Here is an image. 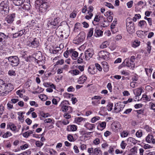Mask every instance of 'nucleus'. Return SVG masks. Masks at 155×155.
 Returning <instances> with one entry per match:
<instances>
[{
	"instance_id": "1",
	"label": "nucleus",
	"mask_w": 155,
	"mask_h": 155,
	"mask_svg": "<svg viewBox=\"0 0 155 155\" xmlns=\"http://www.w3.org/2000/svg\"><path fill=\"white\" fill-rule=\"evenodd\" d=\"M9 7L8 0H2L0 4V14L3 16L7 15L9 12Z\"/></svg>"
},
{
	"instance_id": "2",
	"label": "nucleus",
	"mask_w": 155,
	"mask_h": 155,
	"mask_svg": "<svg viewBox=\"0 0 155 155\" xmlns=\"http://www.w3.org/2000/svg\"><path fill=\"white\" fill-rule=\"evenodd\" d=\"M35 5L39 7V10L41 12H46L49 6L48 3L43 0H37L35 2Z\"/></svg>"
},
{
	"instance_id": "3",
	"label": "nucleus",
	"mask_w": 155,
	"mask_h": 155,
	"mask_svg": "<svg viewBox=\"0 0 155 155\" xmlns=\"http://www.w3.org/2000/svg\"><path fill=\"white\" fill-rule=\"evenodd\" d=\"M126 25L127 31L130 33H132L134 31V24L131 18H128L127 19Z\"/></svg>"
},
{
	"instance_id": "4",
	"label": "nucleus",
	"mask_w": 155,
	"mask_h": 155,
	"mask_svg": "<svg viewBox=\"0 0 155 155\" xmlns=\"http://www.w3.org/2000/svg\"><path fill=\"white\" fill-rule=\"evenodd\" d=\"M28 45L30 47L34 48H38L39 45V42L36 38H30L28 41H27Z\"/></svg>"
},
{
	"instance_id": "5",
	"label": "nucleus",
	"mask_w": 155,
	"mask_h": 155,
	"mask_svg": "<svg viewBox=\"0 0 155 155\" xmlns=\"http://www.w3.org/2000/svg\"><path fill=\"white\" fill-rule=\"evenodd\" d=\"M8 60L10 65L12 67L17 66L19 63V59L16 56H10L8 57Z\"/></svg>"
},
{
	"instance_id": "6",
	"label": "nucleus",
	"mask_w": 155,
	"mask_h": 155,
	"mask_svg": "<svg viewBox=\"0 0 155 155\" xmlns=\"http://www.w3.org/2000/svg\"><path fill=\"white\" fill-rule=\"evenodd\" d=\"M69 104L68 101L64 100L59 105V107L61 108L62 111L63 112H67L68 110L70 112L72 111V108L71 107L66 105Z\"/></svg>"
},
{
	"instance_id": "7",
	"label": "nucleus",
	"mask_w": 155,
	"mask_h": 155,
	"mask_svg": "<svg viewBox=\"0 0 155 155\" xmlns=\"http://www.w3.org/2000/svg\"><path fill=\"white\" fill-rule=\"evenodd\" d=\"M60 22V18L58 17L54 18V19L49 18L48 25V26L52 25L54 26H58V24Z\"/></svg>"
},
{
	"instance_id": "8",
	"label": "nucleus",
	"mask_w": 155,
	"mask_h": 155,
	"mask_svg": "<svg viewBox=\"0 0 155 155\" xmlns=\"http://www.w3.org/2000/svg\"><path fill=\"white\" fill-rule=\"evenodd\" d=\"M84 38V35H81V34H80L75 38V39L73 41V42L75 44H79L83 41Z\"/></svg>"
},
{
	"instance_id": "9",
	"label": "nucleus",
	"mask_w": 155,
	"mask_h": 155,
	"mask_svg": "<svg viewBox=\"0 0 155 155\" xmlns=\"http://www.w3.org/2000/svg\"><path fill=\"white\" fill-rule=\"evenodd\" d=\"M109 54L107 51H101L98 53L99 58L106 60L108 59Z\"/></svg>"
},
{
	"instance_id": "10",
	"label": "nucleus",
	"mask_w": 155,
	"mask_h": 155,
	"mask_svg": "<svg viewBox=\"0 0 155 155\" xmlns=\"http://www.w3.org/2000/svg\"><path fill=\"white\" fill-rule=\"evenodd\" d=\"M35 61L38 64H41V62L42 60V56L41 52L39 51H38L35 54Z\"/></svg>"
},
{
	"instance_id": "11",
	"label": "nucleus",
	"mask_w": 155,
	"mask_h": 155,
	"mask_svg": "<svg viewBox=\"0 0 155 155\" xmlns=\"http://www.w3.org/2000/svg\"><path fill=\"white\" fill-rule=\"evenodd\" d=\"M15 14L13 13L8 15L5 18V20L8 24H11L12 23L15 18Z\"/></svg>"
},
{
	"instance_id": "12",
	"label": "nucleus",
	"mask_w": 155,
	"mask_h": 155,
	"mask_svg": "<svg viewBox=\"0 0 155 155\" xmlns=\"http://www.w3.org/2000/svg\"><path fill=\"white\" fill-rule=\"evenodd\" d=\"M94 51L92 48H89L85 52V58L86 60H88L91 58L94 54Z\"/></svg>"
},
{
	"instance_id": "13",
	"label": "nucleus",
	"mask_w": 155,
	"mask_h": 155,
	"mask_svg": "<svg viewBox=\"0 0 155 155\" xmlns=\"http://www.w3.org/2000/svg\"><path fill=\"white\" fill-rule=\"evenodd\" d=\"M102 28L100 26L96 27L95 30L94 35L96 36H100L103 34V32L101 31Z\"/></svg>"
},
{
	"instance_id": "14",
	"label": "nucleus",
	"mask_w": 155,
	"mask_h": 155,
	"mask_svg": "<svg viewBox=\"0 0 155 155\" xmlns=\"http://www.w3.org/2000/svg\"><path fill=\"white\" fill-rule=\"evenodd\" d=\"M5 85H6V86L5 94H7L13 89V87L11 83L7 84L5 83Z\"/></svg>"
},
{
	"instance_id": "15",
	"label": "nucleus",
	"mask_w": 155,
	"mask_h": 155,
	"mask_svg": "<svg viewBox=\"0 0 155 155\" xmlns=\"http://www.w3.org/2000/svg\"><path fill=\"white\" fill-rule=\"evenodd\" d=\"M123 63L125 64L127 66L130 68H134L135 67V63L129 61L128 58L126 59Z\"/></svg>"
},
{
	"instance_id": "16",
	"label": "nucleus",
	"mask_w": 155,
	"mask_h": 155,
	"mask_svg": "<svg viewBox=\"0 0 155 155\" xmlns=\"http://www.w3.org/2000/svg\"><path fill=\"white\" fill-rule=\"evenodd\" d=\"M5 83L4 82V81L0 79V94H5Z\"/></svg>"
},
{
	"instance_id": "17",
	"label": "nucleus",
	"mask_w": 155,
	"mask_h": 155,
	"mask_svg": "<svg viewBox=\"0 0 155 155\" xmlns=\"http://www.w3.org/2000/svg\"><path fill=\"white\" fill-rule=\"evenodd\" d=\"M146 141L149 143L154 144L155 143V139L153 138V136L150 134H148L146 137Z\"/></svg>"
},
{
	"instance_id": "18",
	"label": "nucleus",
	"mask_w": 155,
	"mask_h": 155,
	"mask_svg": "<svg viewBox=\"0 0 155 155\" xmlns=\"http://www.w3.org/2000/svg\"><path fill=\"white\" fill-rule=\"evenodd\" d=\"M70 56L73 59H75L78 56V53L72 49H70Z\"/></svg>"
},
{
	"instance_id": "19",
	"label": "nucleus",
	"mask_w": 155,
	"mask_h": 155,
	"mask_svg": "<svg viewBox=\"0 0 155 155\" xmlns=\"http://www.w3.org/2000/svg\"><path fill=\"white\" fill-rule=\"evenodd\" d=\"M124 107L121 106L118 103H117L115 104L114 108V112L116 113H117L123 110Z\"/></svg>"
},
{
	"instance_id": "20",
	"label": "nucleus",
	"mask_w": 155,
	"mask_h": 155,
	"mask_svg": "<svg viewBox=\"0 0 155 155\" xmlns=\"http://www.w3.org/2000/svg\"><path fill=\"white\" fill-rule=\"evenodd\" d=\"M77 129V126L74 125H72L68 126L67 130L68 131H75Z\"/></svg>"
},
{
	"instance_id": "21",
	"label": "nucleus",
	"mask_w": 155,
	"mask_h": 155,
	"mask_svg": "<svg viewBox=\"0 0 155 155\" xmlns=\"http://www.w3.org/2000/svg\"><path fill=\"white\" fill-rule=\"evenodd\" d=\"M6 39V36L4 33H0V43H3L5 41Z\"/></svg>"
},
{
	"instance_id": "22",
	"label": "nucleus",
	"mask_w": 155,
	"mask_h": 155,
	"mask_svg": "<svg viewBox=\"0 0 155 155\" xmlns=\"http://www.w3.org/2000/svg\"><path fill=\"white\" fill-rule=\"evenodd\" d=\"M142 89L141 88L135 89L134 90V93L136 96L140 95L142 93Z\"/></svg>"
},
{
	"instance_id": "23",
	"label": "nucleus",
	"mask_w": 155,
	"mask_h": 155,
	"mask_svg": "<svg viewBox=\"0 0 155 155\" xmlns=\"http://www.w3.org/2000/svg\"><path fill=\"white\" fill-rule=\"evenodd\" d=\"M103 69L105 72H107L109 70V66L108 63L106 62H103L102 63Z\"/></svg>"
},
{
	"instance_id": "24",
	"label": "nucleus",
	"mask_w": 155,
	"mask_h": 155,
	"mask_svg": "<svg viewBox=\"0 0 155 155\" xmlns=\"http://www.w3.org/2000/svg\"><path fill=\"white\" fill-rule=\"evenodd\" d=\"M106 126V122H102L98 126L97 129L102 130L105 128Z\"/></svg>"
},
{
	"instance_id": "25",
	"label": "nucleus",
	"mask_w": 155,
	"mask_h": 155,
	"mask_svg": "<svg viewBox=\"0 0 155 155\" xmlns=\"http://www.w3.org/2000/svg\"><path fill=\"white\" fill-rule=\"evenodd\" d=\"M84 127H85L88 129L92 130L93 128L95 127L94 125L87 123L84 125Z\"/></svg>"
},
{
	"instance_id": "26",
	"label": "nucleus",
	"mask_w": 155,
	"mask_h": 155,
	"mask_svg": "<svg viewBox=\"0 0 155 155\" xmlns=\"http://www.w3.org/2000/svg\"><path fill=\"white\" fill-rule=\"evenodd\" d=\"M87 77L85 76L82 75L80 77L78 81V82L79 84H82L86 81Z\"/></svg>"
},
{
	"instance_id": "27",
	"label": "nucleus",
	"mask_w": 155,
	"mask_h": 155,
	"mask_svg": "<svg viewBox=\"0 0 155 155\" xmlns=\"http://www.w3.org/2000/svg\"><path fill=\"white\" fill-rule=\"evenodd\" d=\"M34 131V130H29L24 133L23 134V136L27 138L31 134L33 133Z\"/></svg>"
},
{
	"instance_id": "28",
	"label": "nucleus",
	"mask_w": 155,
	"mask_h": 155,
	"mask_svg": "<svg viewBox=\"0 0 155 155\" xmlns=\"http://www.w3.org/2000/svg\"><path fill=\"white\" fill-rule=\"evenodd\" d=\"M150 97L148 96L146 94H143L142 95L141 100L145 102L149 101H150Z\"/></svg>"
},
{
	"instance_id": "29",
	"label": "nucleus",
	"mask_w": 155,
	"mask_h": 155,
	"mask_svg": "<svg viewBox=\"0 0 155 155\" xmlns=\"http://www.w3.org/2000/svg\"><path fill=\"white\" fill-rule=\"evenodd\" d=\"M94 154L96 155H102V152L99 148H97L94 149Z\"/></svg>"
},
{
	"instance_id": "30",
	"label": "nucleus",
	"mask_w": 155,
	"mask_h": 155,
	"mask_svg": "<svg viewBox=\"0 0 155 155\" xmlns=\"http://www.w3.org/2000/svg\"><path fill=\"white\" fill-rule=\"evenodd\" d=\"M23 2V0H14L13 3L16 6H20Z\"/></svg>"
},
{
	"instance_id": "31",
	"label": "nucleus",
	"mask_w": 155,
	"mask_h": 155,
	"mask_svg": "<svg viewBox=\"0 0 155 155\" xmlns=\"http://www.w3.org/2000/svg\"><path fill=\"white\" fill-rule=\"evenodd\" d=\"M31 7V6L29 3L25 2L22 8L24 9L28 10L30 9Z\"/></svg>"
},
{
	"instance_id": "32",
	"label": "nucleus",
	"mask_w": 155,
	"mask_h": 155,
	"mask_svg": "<svg viewBox=\"0 0 155 155\" xmlns=\"http://www.w3.org/2000/svg\"><path fill=\"white\" fill-rule=\"evenodd\" d=\"M25 114V112H20L18 113V114L19 115L18 117V118L19 120L20 121L23 120L24 119L23 117H24V115H23V114Z\"/></svg>"
},
{
	"instance_id": "33",
	"label": "nucleus",
	"mask_w": 155,
	"mask_h": 155,
	"mask_svg": "<svg viewBox=\"0 0 155 155\" xmlns=\"http://www.w3.org/2000/svg\"><path fill=\"white\" fill-rule=\"evenodd\" d=\"M127 141L133 143L134 144H136L137 143V141L134 138L130 137L128 138Z\"/></svg>"
},
{
	"instance_id": "34",
	"label": "nucleus",
	"mask_w": 155,
	"mask_h": 155,
	"mask_svg": "<svg viewBox=\"0 0 155 155\" xmlns=\"http://www.w3.org/2000/svg\"><path fill=\"white\" fill-rule=\"evenodd\" d=\"M140 42L137 40L134 41L132 44V46L134 48L137 47L138 46L140 45Z\"/></svg>"
},
{
	"instance_id": "35",
	"label": "nucleus",
	"mask_w": 155,
	"mask_h": 155,
	"mask_svg": "<svg viewBox=\"0 0 155 155\" xmlns=\"http://www.w3.org/2000/svg\"><path fill=\"white\" fill-rule=\"evenodd\" d=\"M107 13H108L110 15L108 16L107 17V20L108 22H110L112 21V20L113 19V17L110 15H112L113 14V13L111 12H107Z\"/></svg>"
},
{
	"instance_id": "36",
	"label": "nucleus",
	"mask_w": 155,
	"mask_h": 155,
	"mask_svg": "<svg viewBox=\"0 0 155 155\" xmlns=\"http://www.w3.org/2000/svg\"><path fill=\"white\" fill-rule=\"evenodd\" d=\"M109 45L107 41H106L104 42L102 44L100 45V48H104L107 47V46Z\"/></svg>"
},
{
	"instance_id": "37",
	"label": "nucleus",
	"mask_w": 155,
	"mask_h": 155,
	"mask_svg": "<svg viewBox=\"0 0 155 155\" xmlns=\"http://www.w3.org/2000/svg\"><path fill=\"white\" fill-rule=\"evenodd\" d=\"M36 22L37 21L36 20H31L30 21H29L28 22V24L31 26H34L36 24Z\"/></svg>"
},
{
	"instance_id": "38",
	"label": "nucleus",
	"mask_w": 155,
	"mask_h": 155,
	"mask_svg": "<svg viewBox=\"0 0 155 155\" xmlns=\"http://www.w3.org/2000/svg\"><path fill=\"white\" fill-rule=\"evenodd\" d=\"M88 71L90 74H94L96 72L94 68H91L90 67L88 68Z\"/></svg>"
},
{
	"instance_id": "39",
	"label": "nucleus",
	"mask_w": 155,
	"mask_h": 155,
	"mask_svg": "<svg viewBox=\"0 0 155 155\" xmlns=\"http://www.w3.org/2000/svg\"><path fill=\"white\" fill-rule=\"evenodd\" d=\"M113 106V103L111 102H109L107 106V110L109 111H111L112 109V107Z\"/></svg>"
},
{
	"instance_id": "40",
	"label": "nucleus",
	"mask_w": 155,
	"mask_h": 155,
	"mask_svg": "<svg viewBox=\"0 0 155 155\" xmlns=\"http://www.w3.org/2000/svg\"><path fill=\"white\" fill-rule=\"evenodd\" d=\"M100 17H98L97 15H96L95 16V17L94 18V21H93L92 23L94 25H96V24H95L96 22H99L100 20Z\"/></svg>"
},
{
	"instance_id": "41",
	"label": "nucleus",
	"mask_w": 155,
	"mask_h": 155,
	"mask_svg": "<svg viewBox=\"0 0 155 155\" xmlns=\"http://www.w3.org/2000/svg\"><path fill=\"white\" fill-rule=\"evenodd\" d=\"M146 24V22L145 21H140L139 22L138 25L141 28H143Z\"/></svg>"
},
{
	"instance_id": "42",
	"label": "nucleus",
	"mask_w": 155,
	"mask_h": 155,
	"mask_svg": "<svg viewBox=\"0 0 155 155\" xmlns=\"http://www.w3.org/2000/svg\"><path fill=\"white\" fill-rule=\"evenodd\" d=\"M21 22L20 20L17 21L14 25L15 28H18L20 26L21 24Z\"/></svg>"
},
{
	"instance_id": "43",
	"label": "nucleus",
	"mask_w": 155,
	"mask_h": 155,
	"mask_svg": "<svg viewBox=\"0 0 155 155\" xmlns=\"http://www.w3.org/2000/svg\"><path fill=\"white\" fill-rule=\"evenodd\" d=\"M9 126L10 129L12 130L15 131L16 129V127L14 124L12 123H10L9 125Z\"/></svg>"
},
{
	"instance_id": "44",
	"label": "nucleus",
	"mask_w": 155,
	"mask_h": 155,
	"mask_svg": "<svg viewBox=\"0 0 155 155\" xmlns=\"http://www.w3.org/2000/svg\"><path fill=\"white\" fill-rule=\"evenodd\" d=\"M142 135V131L141 130H138L136 134V136L138 137H141Z\"/></svg>"
},
{
	"instance_id": "45",
	"label": "nucleus",
	"mask_w": 155,
	"mask_h": 155,
	"mask_svg": "<svg viewBox=\"0 0 155 155\" xmlns=\"http://www.w3.org/2000/svg\"><path fill=\"white\" fill-rule=\"evenodd\" d=\"M94 31V28H91L89 30L88 32V37H91L93 35Z\"/></svg>"
},
{
	"instance_id": "46",
	"label": "nucleus",
	"mask_w": 155,
	"mask_h": 155,
	"mask_svg": "<svg viewBox=\"0 0 155 155\" xmlns=\"http://www.w3.org/2000/svg\"><path fill=\"white\" fill-rule=\"evenodd\" d=\"M145 32H147V31L144 32L142 31H137V34L138 37H142V35L143 34V33H145Z\"/></svg>"
},
{
	"instance_id": "47",
	"label": "nucleus",
	"mask_w": 155,
	"mask_h": 155,
	"mask_svg": "<svg viewBox=\"0 0 155 155\" xmlns=\"http://www.w3.org/2000/svg\"><path fill=\"white\" fill-rule=\"evenodd\" d=\"M7 108L9 110L13 109L14 108V107L12 105V103L11 101H9L7 103Z\"/></svg>"
},
{
	"instance_id": "48",
	"label": "nucleus",
	"mask_w": 155,
	"mask_h": 155,
	"mask_svg": "<svg viewBox=\"0 0 155 155\" xmlns=\"http://www.w3.org/2000/svg\"><path fill=\"white\" fill-rule=\"evenodd\" d=\"M12 135V134L9 132H7L4 134L3 135V137L4 138H6Z\"/></svg>"
},
{
	"instance_id": "49",
	"label": "nucleus",
	"mask_w": 155,
	"mask_h": 155,
	"mask_svg": "<svg viewBox=\"0 0 155 155\" xmlns=\"http://www.w3.org/2000/svg\"><path fill=\"white\" fill-rule=\"evenodd\" d=\"M100 117H93L91 120V122L92 123H94L97 120L100 119Z\"/></svg>"
},
{
	"instance_id": "50",
	"label": "nucleus",
	"mask_w": 155,
	"mask_h": 155,
	"mask_svg": "<svg viewBox=\"0 0 155 155\" xmlns=\"http://www.w3.org/2000/svg\"><path fill=\"white\" fill-rule=\"evenodd\" d=\"M69 55H70V49L67 50L66 51L64 52V57L66 58H68Z\"/></svg>"
},
{
	"instance_id": "51",
	"label": "nucleus",
	"mask_w": 155,
	"mask_h": 155,
	"mask_svg": "<svg viewBox=\"0 0 155 155\" xmlns=\"http://www.w3.org/2000/svg\"><path fill=\"white\" fill-rule=\"evenodd\" d=\"M105 5L109 8H114V6L112 5V4L110 3L105 2Z\"/></svg>"
},
{
	"instance_id": "52",
	"label": "nucleus",
	"mask_w": 155,
	"mask_h": 155,
	"mask_svg": "<svg viewBox=\"0 0 155 155\" xmlns=\"http://www.w3.org/2000/svg\"><path fill=\"white\" fill-rule=\"evenodd\" d=\"M39 97L41 99L42 101H44L45 100V98H46V96L44 94H41L39 95Z\"/></svg>"
},
{
	"instance_id": "53",
	"label": "nucleus",
	"mask_w": 155,
	"mask_h": 155,
	"mask_svg": "<svg viewBox=\"0 0 155 155\" xmlns=\"http://www.w3.org/2000/svg\"><path fill=\"white\" fill-rule=\"evenodd\" d=\"M35 144L38 147H41L43 145V143L39 141H37L36 142Z\"/></svg>"
},
{
	"instance_id": "54",
	"label": "nucleus",
	"mask_w": 155,
	"mask_h": 155,
	"mask_svg": "<svg viewBox=\"0 0 155 155\" xmlns=\"http://www.w3.org/2000/svg\"><path fill=\"white\" fill-rule=\"evenodd\" d=\"M80 72L78 70L75 69L72 71L71 74H73V75H76L78 74Z\"/></svg>"
},
{
	"instance_id": "55",
	"label": "nucleus",
	"mask_w": 155,
	"mask_h": 155,
	"mask_svg": "<svg viewBox=\"0 0 155 155\" xmlns=\"http://www.w3.org/2000/svg\"><path fill=\"white\" fill-rule=\"evenodd\" d=\"M95 66L96 67L97 69L99 70L100 71H102V68L98 64L95 63Z\"/></svg>"
},
{
	"instance_id": "56",
	"label": "nucleus",
	"mask_w": 155,
	"mask_h": 155,
	"mask_svg": "<svg viewBox=\"0 0 155 155\" xmlns=\"http://www.w3.org/2000/svg\"><path fill=\"white\" fill-rule=\"evenodd\" d=\"M107 87L108 90L110 91V92H112V89L111 83H108L107 84Z\"/></svg>"
},
{
	"instance_id": "57",
	"label": "nucleus",
	"mask_w": 155,
	"mask_h": 155,
	"mask_svg": "<svg viewBox=\"0 0 155 155\" xmlns=\"http://www.w3.org/2000/svg\"><path fill=\"white\" fill-rule=\"evenodd\" d=\"M67 138L69 141L71 142L74 141V138L72 135L71 134H68V135Z\"/></svg>"
},
{
	"instance_id": "58",
	"label": "nucleus",
	"mask_w": 155,
	"mask_h": 155,
	"mask_svg": "<svg viewBox=\"0 0 155 155\" xmlns=\"http://www.w3.org/2000/svg\"><path fill=\"white\" fill-rule=\"evenodd\" d=\"M127 145V143H125L124 141H122L121 143L120 146L121 148L123 149H124L125 148Z\"/></svg>"
},
{
	"instance_id": "59",
	"label": "nucleus",
	"mask_w": 155,
	"mask_h": 155,
	"mask_svg": "<svg viewBox=\"0 0 155 155\" xmlns=\"http://www.w3.org/2000/svg\"><path fill=\"white\" fill-rule=\"evenodd\" d=\"M8 74L10 76H15L16 74L15 71L13 70H9L8 71Z\"/></svg>"
},
{
	"instance_id": "60",
	"label": "nucleus",
	"mask_w": 155,
	"mask_h": 155,
	"mask_svg": "<svg viewBox=\"0 0 155 155\" xmlns=\"http://www.w3.org/2000/svg\"><path fill=\"white\" fill-rule=\"evenodd\" d=\"M88 14L89 15H86L85 17V18L87 19H91L93 15V14L91 12Z\"/></svg>"
},
{
	"instance_id": "61",
	"label": "nucleus",
	"mask_w": 155,
	"mask_h": 155,
	"mask_svg": "<svg viewBox=\"0 0 155 155\" xmlns=\"http://www.w3.org/2000/svg\"><path fill=\"white\" fill-rule=\"evenodd\" d=\"M113 126H114L115 128L117 129L120 127V124L119 122H117L116 124H113Z\"/></svg>"
},
{
	"instance_id": "62",
	"label": "nucleus",
	"mask_w": 155,
	"mask_h": 155,
	"mask_svg": "<svg viewBox=\"0 0 155 155\" xmlns=\"http://www.w3.org/2000/svg\"><path fill=\"white\" fill-rule=\"evenodd\" d=\"M127 135V133L125 131H123L121 134V136L122 137H126Z\"/></svg>"
},
{
	"instance_id": "63",
	"label": "nucleus",
	"mask_w": 155,
	"mask_h": 155,
	"mask_svg": "<svg viewBox=\"0 0 155 155\" xmlns=\"http://www.w3.org/2000/svg\"><path fill=\"white\" fill-rule=\"evenodd\" d=\"M81 24L80 23L77 22L74 25V30H75L76 29H78L79 28V27L81 26Z\"/></svg>"
},
{
	"instance_id": "64",
	"label": "nucleus",
	"mask_w": 155,
	"mask_h": 155,
	"mask_svg": "<svg viewBox=\"0 0 155 155\" xmlns=\"http://www.w3.org/2000/svg\"><path fill=\"white\" fill-rule=\"evenodd\" d=\"M74 88L72 86L69 87L67 89L68 92H73L74 91Z\"/></svg>"
}]
</instances>
